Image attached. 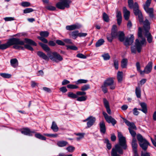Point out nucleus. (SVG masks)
<instances>
[{"label":"nucleus","mask_w":156,"mask_h":156,"mask_svg":"<svg viewBox=\"0 0 156 156\" xmlns=\"http://www.w3.org/2000/svg\"><path fill=\"white\" fill-rule=\"evenodd\" d=\"M135 93L136 96L138 98H140L141 97V90L140 87H136L135 89Z\"/></svg>","instance_id":"33"},{"label":"nucleus","mask_w":156,"mask_h":156,"mask_svg":"<svg viewBox=\"0 0 156 156\" xmlns=\"http://www.w3.org/2000/svg\"><path fill=\"white\" fill-rule=\"evenodd\" d=\"M76 135L79 136V137H77L76 138V139L78 141L79 140H80L81 139L83 138V137L84 135V133H77L76 134Z\"/></svg>","instance_id":"53"},{"label":"nucleus","mask_w":156,"mask_h":156,"mask_svg":"<svg viewBox=\"0 0 156 156\" xmlns=\"http://www.w3.org/2000/svg\"><path fill=\"white\" fill-rule=\"evenodd\" d=\"M68 96L69 97L73 99L76 98H77L76 94H75L71 92L68 93Z\"/></svg>","instance_id":"37"},{"label":"nucleus","mask_w":156,"mask_h":156,"mask_svg":"<svg viewBox=\"0 0 156 156\" xmlns=\"http://www.w3.org/2000/svg\"><path fill=\"white\" fill-rule=\"evenodd\" d=\"M40 34L41 37H47L48 36L49 33L47 31H42L40 32Z\"/></svg>","instance_id":"36"},{"label":"nucleus","mask_w":156,"mask_h":156,"mask_svg":"<svg viewBox=\"0 0 156 156\" xmlns=\"http://www.w3.org/2000/svg\"><path fill=\"white\" fill-rule=\"evenodd\" d=\"M139 144L140 147L144 151L147 150L148 146L150 145V143L146 140L141 143H139Z\"/></svg>","instance_id":"17"},{"label":"nucleus","mask_w":156,"mask_h":156,"mask_svg":"<svg viewBox=\"0 0 156 156\" xmlns=\"http://www.w3.org/2000/svg\"><path fill=\"white\" fill-rule=\"evenodd\" d=\"M125 123L129 126V128H128V129L129 130V129H136V128L133 122H130L128 120L126 119H124L123 120Z\"/></svg>","instance_id":"20"},{"label":"nucleus","mask_w":156,"mask_h":156,"mask_svg":"<svg viewBox=\"0 0 156 156\" xmlns=\"http://www.w3.org/2000/svg\"><path fill=\"white\" fill-rule=\"evenodd\" d=\"M34 11V10L31 8H27L23 10V12L24 13H27Z\"/></svg>","instance_id":"54"},{"label":"nucleus","mask_w":156,"mask_h":156,"mask_svg":"<svg viewBox=\"0 0 156 156\" xmlns=\"http://www.w3.org/2000/svg\"><path fill=\"white\" fill-rule=\"evenodd\" d=\"M90 88V85L88 84H85L81 87V90L82 91H85Z\"/></svg>","instance_id":"46"},{"label":"nucleus","mask_w":156,"mask_h":156,"mask_svg":"<svg viewBox=\"0 0 156 156\" xmlns=\"http://www.w3.org/2000/svg\"><path fill=\"white\" fill-rule=\"evenodd\" d=\"M103 115L106 122L108 123H111L113 126L116 123V121L111 116H109L106 112H103Z\"/></svg>","instance_id":"10"},{"label":"nucleus","mask_w":156,"mask_h":156,"mask_svg":"<svg viewBox=\"0 0 156 156\" xmlns=\"http://www.w3.org/2000/svg\"><path fill=\"white\" fill-rule=\"evenodd\" d=\"M17 39H18L19 40V41L23 42V44H13V48L16 49H21V50H24V48L23 47L21 46L20 45H24V43L25 42V41H21L19 38H16Z\"/></svg>","instance_id":"22"},{"label":"nucleus","mask_w":156,"mask_h":156,"mask_svg":"<svg viewBox=\"0 0 156 156\" xmlns=\"http://www.w3.org/2000/svg\"><path fill=\"white\" fill-rule=\"evenodd\" d=\"M128 2L129 7L130 9H133L134 8L135 2L134 3L133 0H128Z\"/></svg>","instance_id":"34"},{"label":"nucleus","mask_w":156,"mask_h":156,"mask_svg":"<svg viewBox=\"0 0 156 156\" xmlns=\"http://www.w3.org/2000/svg\"><path fill=\"white\" fill-rule=\"evenodd\" d=\"M103 102L105 108L109 107V104L108 101L105 98L103 99Z\"/></svg>","instance_id":"57"},{"label":"nucleus","mask_w":156,"mask_h":156,"mask_svg":"<svg viewBox=\"0 0 156 156\" xmlns=\"http://www.w3.org/2000/svg\"><path fill=\"white\" fill-rule=\"evenodd\" d=\"M103 19L106 22H108L109 20L108 15L105 12H104L103 14Z\"/></svg>","instance_id":"39"},{"label":"nucleus","mask_w":156,"mask_h":156,"mask_svg":"<svg viewBox=\"0 0 156 156\" xmlns=\"http://www.w3.org/2000/svg\"><path fill=\"white\" fill-rule=\"evenodd\" d=\"M133 12L134 14L138 16L139 21L140 23H142L143 22V17L141 12L139 9V5L138 3L135 2L134 8L133 9Z\"/></svg>","instance_id":"6"},{"label":"nucleus","mask_w":156,"mask_h":156,"mask_svg":"<svg viewBox=\"0 0 156 156\" xmlns=\"http://www.w3.org/2000/svg\"><path fill=\"white\" fill-rule=\"evenodd\" d=\"M118 32H117V30H112L111 36L114 38L118 37Z\"/></svg>","instance_id":"47"},{"label":"nucleus","mask_w":156,"mask_h":156,"mask_svg":"<svg viewBox=\"0 0 156 156\" xmlns=\"http://www.w3.org/2000/svg\"><path fill=\"white\" fill-rule=\"evenodd\" d=\"M137 138L139 143H141L146 140L144 138L142 135L140 134L137 135Z\"/></svg>","instance_id":"41"},{"label":"nucleus","mask_w":156,"mask_h":156,"mask_svg":"<svg viewBox=\"0 0 156 156\" xmlns=\"http://www.w3.org/2000/svg\"><path fill=\"white\" fill-rule=\"evenodd\" d=\"M24 40L25 42L28 44H25L24 47L29 50L33 51L34 49L30 45L36 46L37 45V44L34 41L29 39L25 38Z\"/></svg>","instance_id":"9"},{"label":"nucleus","mask_w":156,"mask_h":156,"mask_svg":"<svg viewBox=\"0 0 156 156\" xmlns=\"http://www.w3.org/2000/svg\"><path fill=\"white\" fill-rule=\"evenodd\" d=\"M51 128L55 132L58 131V127L56 123L54 121H53L52 122Z\"/></svg>","instance_id":"32"},{"label":"nucleus","mask_w":156,"mask_h":156,"mask_svg":"<svg viewBox=\"0 0 156 156\" xmlns=\"http://www.w3.org/2000/svg\"><path fill=\"white\" fill-rule=\"evenodd\" d=\"M87 98L86 96H82L81 97H77V100L79 101H85Z\"/></svg>","instance_id":"43"},{"label":"nucleus","mask_w":156,"mask_h":156,"mask_svg":"<svg viewBox=\"0 0 156 156\" xmlns=\"http://www.w3.org/2000/svg\"><path fill=\"white\" fill-rule=\"evenodd\" d=\"M99 125L101 132L105 134L106 132V129L104 122L103 121H101L100 122Z\"/></svg>","instance_id":"24"},{"label":"nucleus","mask_w":156,"mask_h":156,"mask_svg":"<svg viewBox=\"0 0 156 156\" xmlns=\"http://www.w3.org/2000/svg\"><path fill=\"white\" fill-rule=\"evenodd\" d=\"M77 57L82 58H86L87 57L86 56L81 53H79L77 54Z\"/></svg>","instance_id":"63"},{"label":"nucleus","mask_w":156,"mask_h":156,"mask_svg":"<svg viewBox=\"0 0 156 156\" xmlns=\"http://www.w3.org/2000/svg\"><path fill=\"white\" fill-rule=\"evenodd\" d=\"M129 132L130 133L131 135L134 138L136 136V133L135 131L133 130V129H129Z\"/></svg>","instance_id":"61"},{"label":"nucleus","mask_w":156,"mask_h":156,"mask_svg":"<svg viewBox=\"0 0 156 156\" xmlns=\"http://www.w3.org/2000/svg\"><path fill=\"white\" fill-rule=\"evenodd\" d=\"M68 144V143L67 142L63 140L58 141L57 142V145L59 147H65Z\"/></svg>","instance_id":"31"},{"label":"nucleus","mask_w":156,"mask_h":156,"mask_svg":"<svg viewBox=\"0 0 156 156\" xmlns=\"http://www.w3.org/2000/svg\"><path fill=\"white\" fill-rule=\"evenodd\" d=\"M140 105L142 108V109H139V110L141 111L142 112L145 114L147 113V109L146 104L145 103H141Z\"/></svg>","instance_id":"27"},{"label":"nucleus","mask_w":156,"mask_h":156,"mask_svg":"<svg viewBox=\"0 0 156 156\" xmlns=\"http://www.w3.org/2000/svg\"><path fill=\"white\" fill-rule=\"evenodd\" d=\"M102 57L105 60H108L110 58V56L108 53L104 54L102 55Z\"/></svg>","instance_id":"44"},{"label":"nucleus","mask_w":156,"mask_h":156,"mask_svg":"<svg viewBox=\"0 0 156 156\" xmlns=\"http://www.w3.org/2000/svg\"><path fill=\"white\" fill-rule=\"evenodd\" d=\"M96 121V118L92 116H89L87 119L83 121V122H87V126L88 128H90L94 123Z\"/></svg>","instance_id":"11"},{"label":"nucleus","mask_w":156,"mask_h":156,"mask_svg":"<svg viewBox=\"0 0 156 156\" xmlns=\"http://www.w3.org/2000/svg\"><path fill=\"white\" fill-rule=\"evenodd\" d=\"M144 24V30L146 32L145 36L147 38L148 42L150 43L152 42V36L151 33L149 32V30L150 29V24L147 19L145 20Z\"/></svg>","instance_id":"4"},{"label":"nucleus","mask_w":156,"mask_h":156,"mask_svg":"<svg viewBox=\"0 0 156 156\" xmlns=\"http://www.w3.org/2000/svg\"><path fill=\"white\" fill-rule=\"evenodd\" d=\"M124 17L125 20H128L130 16V12L127 10L126 7H124L123 8Z\"/></svg>","instance_id":"21"},{"label":"nucleus","mask_w":156,"mask_h":156,"mask_svg":"<svg viewBox=\"0 0 156 156\" xmlns=\"http://www.w3.org/2000/svg\"><path fill=\"white\" fill-rule=\"evenodd\" d=\"M23 42L19 41L18 39L16 38H12L9 39L7 42L5 44H0V49L4 50L9 48L10 46L15 44H23Z\"/></svg>","instance_id":"3"},{"label":"nucleus","mask_w":156,"mask_h":156,"mask_svg":"<svg viewBox=\"0 0 156 156\" xmlns=\"http://www.w3.org/2000/svg\"><path fill=\"white\" fill-rule=\"evenodd\" d=\"M104 42L103 39H101L98 40L96 43L95 46L96 47H99L103 44Z\"/></svg>","instance_id":"40"},{"label":"nucleus","mask_w":156,"mask_h":156,"mask_svg":"<svg viewBox=\"0 0 156 156\" xmlns=\"http://www.w3.org/2000/svg\"><path fill=\"white\" fill-rule=\"evenodd\" d=\"M37 38L44 43H47L48 42L47 40L44 37H38Z\"/></svg>","instance_id":"60"},{"label":"nucleus","mask_w":156,"mask_h":156,"mask_svg":"<svg viewBox=\"0 0 156 156\" xmlns=\"http://www.w3.org/2000/svg\"><path fill=\"white\" fill-rule=\"evenodd\" d=\"M136 66L137 71L140 73L141 75H144V72L143 71H142L140 70V63L139 62H136Z\"/></svg>","instance_id":"35"},{"label":"nucleus","mask_w":156,"mask_h":156,"mask_svg":"<svg viewBox=\"0 0 156 156\" xmlns=\"http://www.w3.org/2000/svg\"><path fill=\"white\" fill-rule=\"evenodd\" d=\"M120 154H122L123 153V151L119 145L116 144L115 146V148L112 149L111 155V156H120L117 154V152Z\"/></svg>","instance_id":"8"},{"label":"nucleus","mask_w":156,"mask_h":156,"mask_svg":"<svg viewBox=\"0 0 156 156\" xmlns=\"http://www.w3.org/2000/svg\"><path fill=\"white\" fill-rule=\"evenodd\" d=\"M108 86H106L105 83L102 86L101 88L103 91L104 93H106L108 92V90L107 87Z\"/></svg>","instance_id":"51"},{"label":"nucleus","mask_w":156,"mask_h":156,"mask_svg":"<svg viewBox=\"0 0 156 156\" xmlns=\"http://www.w3.org/2000/svg\"><path fill=\"white\" fill-rule=\"evenodd\" d=\"M78 30H74L69 33V35L70 37H72L73 39H75L78 36Z\"/></svg>","instance_id":"26"},{"label":"nucleus","mask_w":156,"mask_h":156,"mask_svg":"<svg viewBox=\"0 0 156 156\" xmlns=\"http://www.w3.org/2000/svg\"><path fill=\"white\" fill-rule=\"evenodd\" d=\"M114 66L115 69H118L119 68V62L117 60L115 59L114 60Z\"/></svg>","instance_id":"55"},{"label":"nucleus","mask_w":156,"mask_h":156,"mask_svg":"<svg viewBox=\"0 0 156 156\" xmlns=\"http://www.w3.org/2000/svg\"><path fill=\"white\" fill-rule=\"evenodd\" d=\"M67 47L68 49H70L74 50H77L78 49L75 46L68 45L67 46Z\"/></svg>","instance_id":"58"},{"label":"nucleus","mask_w":156,"mask_h":156,"mask_svg":"<svg viewBox=\"0 0 156 156\" xmlns=\"http://www.w3.org/2000/svg\"><path fill=\"white\" fill-rule=\"evenodd\" d=\"M46 8L49 10L52 11H55L56 9V8L55 7L52 5H48L46 7Z\"/></svg>","instance_id":"56"},{"label":"nucleus","mask_w":156,"mask_h":156,"mask_svg":"<svg viewBox=\"0 0 156 156\" xmlns=\"http://www.w3.org/2000/svg\"><path fill=\"white\" fill-rule=\"evenodd\" d=\"M138 39L136 40L135 45L131 47V53L134 54H136L137 51L140 53L143 46H145L147 43L145 38L143 36L142 29L140 27L138 28Z\"/></svg>","instance_id":"2"},{"label":"nucleus","mask_w":156,"mask_h":156,"mask_svg":"<svg viewBox=\"0 0 156 156\" xmlns=\"http://www.w3.org/2000/svg\"><path fill=\"white\" fill-rule=\"evenodd\" d=\"M118 137L119 140V144H118L120 146L124 149H126L127 148V145L126 144V140L125 137H124L121 133L118 132Z\"/></svg>","instance_id":"7"},{"label":"nucleus","mask_w":156,"mask_h":156,"mask_svg":"<svg viewBox=\"0 0 156 156\" xmlns=\"http://www.w3.org/2000/svg\"><path fill=\"white\" fill-rule=\"evenodd\" d=\"M81 27V26L79 24H74L71 25L67 26L66 29L67 30H72L78 29Z\"/></svg>","instance_id":"19"},{"label":"nucleus","mask_w":156,"mask_h":156,"mask_svg":"<svg viewBox=\"0 0 156 156\" xmlns=\"http://www.w3.org/2000/svg\"><path fill=\"white\" fill-rule=\"evenodd\" d=\"M123 77V73L122 71H118L117 73V78L118 82L119 83L122 82Z\"/></svg>","instance_id":"25"},{"label":"nucleus","mask_w":156,"mask_h":156,"mask_svg":"<svg viewBox=\"0 0 156 156\" xmlns=\"http://www.w3.org/2000/svg\"><path fill=\"white\" fill-rule=\"evenodd\" d=\"M56 43L58 45H65V43L62 41L59 40H57Z\"/></svg>","instance_id":"64"},{"label":"nucleus","mask_w":156,"mask_h":156,"mask_svg":"<svg viewBox=\"0 0 156 156\" xmlns=\"http://www.w3.org/2000/svg\"><path fill=\"white\" fill-rule=\"evenodd\" d=\"M10 62L11 65L14 68L16 67L18 64V60L15 58L11 59Z\"/></svg>","instance_id":"30"},{"label":"nucleus","mask_w":156,"mask_h":156,"mask_svg":"<svg viewBox=\"0 0 156 156\" xmlns=\"http://www.w3.org/2000/svg\"><path fill=\"white\" fill-rule=\"evenodd\" d=\"M151 0H147L145 4L144 5V9L148 8L151 3Z\"/></svg>","instance_id":"49"},{"label":"nucleus","mask_w":156,"mask_h":156,"mask_svg":"<svg viewBox=\"0 0 156 156\" xmlns=\"http://www.w3.org/2000/svg\"><path fill=\"white\" fill-rule=\"evenodd\" d=\"M22 133L29 136H32V133H35L36 131L34 130H30L29 128H27L23 129L21 131Z\"/></svg>","instance_id":"16"},{"label":"nucleus","mask_w":156,"mask_h":156,"mask_svg":"<svg viewBox=\"0 0 156 156\" xmlns=\"http://www.w3.org/2000/svg\"><path fill=\"white\" fill-rule=\"evenodd\" d=\"M134 39V37L133 35H131L129 38H126L124 42V44L127 47L131 45L133 42Z\"/></svg>","instance_id":"15"},{"label":"nucleus","mask_w":156,"mask_h":156,"mask_svg":"<svg viewBox=\"0 0 156 156\" xmlns=\"http://www.w3.org/2000/svg\"><path fill=\"white\" fill-rule=\"evenodd\" d=\"M35 136L36 137L42 140H45L46 138L39 133H37L35 134Z\"/></svg>","instance_id":"38"},{"label":"nucleus","mask_w":156,"mask_h":156,"mask_svg":"<svg viewBox=\"0 0 156 156\" xmlns=\"http://www.w3.org/2000/svg\"><path fill=\"white\" fill-rule=\"evenodd\" d=\"M39 44L43 49L47 53V54L48 56V57L43 52L38 51L37 54L40 58L46 61H48L49 58L51 60L57 63L63 60L62 57L57 52L51 51L50 48L47 45L41 42L39 43Z\"/></svg>","instance_id":"1"},{"label":"nucleus","mask_w":156,"mask_h":156,"mask_svg":"<svg viewBox=\"0 0 156 156\" xmlns=\"http://www.w3.org/2000/svg\"><path fill=\"white\" fill-rule=\"evenodd\" d=\"M75 149V147L72 146H70L67 147L66 148V150L68 151L69 152H73Z\"/></svg>","instance_id":"50"},{"label":"nucleus","mask_w":156,"mask_h":156,"mask_svg":"<svg viewBox=\"0 0 156 156\" xmlns=\"http://www.w3.org/2000/svg\"><path fill=\"white\" fill-rule=\"evenodd\" d=\"M128 60L124 58L122 59L121 61V66L122 68H126L127 65Z\"/></svg>","instance_id":"29"},{"label":"nucleus","mask_w":156,"mask_h":156,"mask_svg":"<svg viewBox=\"0 0 156 156\" xmlns=\"http://www.w3.org/2000/svg\"><path fill=\"white\" fill-rule=\"evenodd\" d=\"M131 145L134 155V156H139L137 153V141L135 138H133V139Z\"/></svg>","instance_id":"13"},{"label":"nucleus","mask_w":156,"mask_h":156,"mask_svg":"<svg viewBox=\"0 0 156 156\" xmlns=\"http://www.w3.org/2000/svg\"><path fill=\"white\" fill-rule=\"evenodd\" d=\"M88 81L87 80L81 79L78 80L77 81L75 82L76 84H78L81 83H85Z\"/></svg>","instance_id":"42"},{"label":"nucleus","mask_w":156,"mask_h":156,"mask_svg":"<svg viewBox=\"0 0 156 156\" xmlns=\"http://www.w3.org/2000/svg\"><path fill=\"white\" fill-rule=\"evenodd\" d=\"M118 36L119 40L121 41H123L125 39V34L122 31H119L118 32Z\"/></svg>","instance_id":"28"},{"label":"nucleus","mask_w":156,"mask_h":156,"mask_svg":"<svg viewBox=\"0 0 156 156\" xmlns=\"http://www.w3.org/2000/svg\"><path fill=\"white\" fill-rule=\"evenodd\" d=\"M105 143L106 144V146L108 150H110L112 148V145L109 142V141L107 139H105Z\"/></svg>","instance_id":"45"},{"label":"nucleus","mask_w":156,"mask_h":156,"mask_svg":"<svg viewBox=\"0 0 156 156\" xmlns=\"http://www.w3.org/2000/svg\"><path fill=\"white\" fill-rule=\"evenodd\" d=\"M154 138L155 141L151 137V139L153 145L156 147V135H154Z\"/></svg>","instance_id":"62"},{"label":"nucleus","mask_w":156,"mask_h":156,"mask_svg":"<svg viewBox=\"0 0 156 156\" xmlns=\"http://www.w3.org/2000/svg\"><path fill=\"white\" fill-rule=\"evenodd\" d=\"M106 86H109L110 89L114 90L116 87L114 83V80L112 78L107 79L104 82Z\"/></svg>","instance_id":"12"},{"label":"nucleus","mask_w":156,"mask_h":156,"mask_svg":"<svg viewBox=\"0 0 156 156\" xmlns=\"http://www.w3.org/2000/svg\"><path fill=\"white\" fill-rule=\"evenodd\" d=\"M0 76L4 78H9L11 76V75L10 74L6 73H1Z\"/></svg>","instance_id":"48"},{"label":"nucleus","mask_w":156,"mask_h":156,"mask_svg":"<svg viewBox=\"0 0 156 156\" xmlns=\"http://www.w3.org/2000/svg\"><path fill=\"white\" fill-rule=\"evenodd\" d=\"M67 87L68 88L71 89H75L78 88V87L77 86L75 85L71 84L67 85Z\"/></svg>","instance_id":"52"},{"label":"nucleus","mask_w":156,"mask_h":156,"mask_svg":"<svg viewBox=\"0 0 156 156\" xmlns=\"http://www.w3.org/2000/svg\"><path fill=\"white\" fill-rule=\"evenodd\" d=\"M71 2L70 0H63L57 3L56 6L58 9L63 10L65 8H69Z\"/></svg>","instance_id":"5"},{"label":"nucleus","mask_w":156,"mask_h":156,"mask_svg":"<svg viewBox=\"0 0 156 156\" xmlns=\"http://www.w3.org/2000/svg\"><path fill=\"white\" fill-rule=\"evenodd\" d=\"M21 5L23 7H28L30 5V4L28 2H23L21 3Z\"/></svg>","instance_id":"59"},{"label":"nucleus","mask_w":156,"mask_h":156,"mask_svg":"<svg viewBox=\"0 0 156 156\" xmlns=\"http://www.w3.org/2000/svg\"><path fill=\"white\" fill-rule=\"evenodd\" d=\"M146 12L149 15V17L152 19L155 18L154 14V9L153 8H146L144 9Z\"/></svg>","instance_id":"18"},{"label":"nucleus","mask_w":156,"mask_h":156,"mask_svg":"<svg viewBox=\"0 0 156 156\" xmlns=\"http://www.w3.org/2000/svg\"><path fill=\"white\" fill-rule=\"evenodd\" d=\"M153 62H149L145 67L144 70L143 71L144 75L145 73L149 74L151 72L152 69Z\"/></svg>","instance_id":"14"},{"label":"nucleus","mask_w":156,"mask_h":156,"mask_svg":"<svg viewBox=\"0 0 156 156\" xmlns=\"http://www.w3.org/2000/svg\"><path fill=\"white\" fill-rule=\"evenodd\" d=\"M116 17L117 18V22L118 25H120L122 21V16L121 13L120 11L117 10L116 12Z\"/></svg>","instance_id":"23"}]
</instances>
